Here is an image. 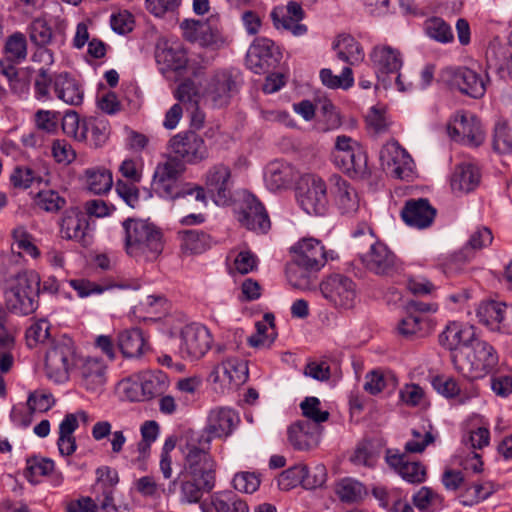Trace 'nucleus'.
I'll return each mask as SVG.
<instances>
[{"instance_id":"nucleus-1","label":"nucleus","mask_w":512,"mask_h":512,"mask_svg":"<svg viewBox=\"0 0 512 512\" xmlns=\"http://www.w3.org/2000/svg\"><path fill=\"white\" fill-rule=\"evenodd\" d=\"M124 229V247L126 253L140 262L156 260L164 248L162 231L153 223L142 219H126Z\"/></svg>"},{"instance_id":"nucleus-2","label":"nucleus","mask_w":512,"mask_h":512,"mask_svg":"<svg viewBox=\"0 0 512 512\" xmlns=\"http://www.w3.org/2000/svg\"><path fill=\"white\" fill-rule=\"evenodd\" d=\"M291 250L293 260L286 269L288 281L295 288L307 289L312 282V274L326 264L325 247L318 239L303 238Z\"/></svg>"},{"instance_id":"nucleus-3","label":"nucleus","mask_w":512,"mask_h":512,"mask_svg":"<svg viewBox=\"0 0 512 512\" xmlns=\"http://www.w3.org/2000/svg\"><path fill=\"white\" fill-rule=\"evenodd\" d=\"M355 246L360 250L364 266L377 275H391L396 269L394 253L382 242L377 241L372 229L360 225L353 233Z\"/></svg>"},{"instance_id":"nucleus-4","label":"nucleus","mask_w":512,"mask_h":512,"mask_svg":"<svg viewBox=\"0 0 512 512\" xmlns=\"http://www.w3.org/2000/svg\"><path fill=\"white\" fill-rule=\"evenodd\" d=\"M452 361L459 373L475 380L485 377L496 367L498 354L490 343L477 339L471 346H464L452 354Z\"/></svg>"},{"instance_id":"nucleus-5","label":"nucleus","mask_w":512,"mask_h":512,"mask_svg":"<svg viewBox=\"0 0 512 512\" xmlns=\"http://www.w3.org/2000/svg\"><path fill=\"white\" fill-rule=\"evenodd\" d=\"M185 170V165L176 157H168L157 164L153 175V186L161 195L169 198L192 197L206 204L204 189L200 186L186 184L179 187L178 179Z\"/></svg>"},{"instance_id":"nucleus-6","label":"nucleus","mask_w":512,"mask_h":512,"mask_svg":"<svg viewBox=\"0 0 512 512\" xmlns=\"http://www.w3.org/2000/svg\"><path fill=\"white\" fill-rule=\"evenodd\" d=\"M41 279L34 270L17 273L4 292L6 308L15 314L28 315L38 306Z\"/></svg>"},{"instance_id":"nucleus-7","label":"nucleus","mask_w":512,"mask_h":512,"mask_svg":"<svg viewBox=\"0 0 512 512\" xmlns=\"http://www.w3.org/2000/svg\"><path fill=\"white\" fill-rule=\"evenodd\" d=\"M210 437L206 434L187 432L185 443L181 446L183 454L184 476L205 477L216 480V464L210 453Z\"/></svg>"},{"instance_id":"nucleus-8","label":"nucleus","mask_w":512,"mask_h":512,"mask_svg":"<svg viewBox=\"0 0 512 512\" xmlns=\"http://www.w3.org/2000/svg\"><path fill=\"white\" fill-rule=\"evenodd\" d=\"M79 358L72 338L62 335L53 339L45 354L46 376L58 384L67 382Z\"/></svg>"},{"instance_id":"nucleus-9","label":"nucleus","mask_w":512,"mask_h":512,"mask_svg":"<svg viewBox=\"0 0 512 512\" xmlns=\"http://www.w3.org/2000/svg\"><path fill=\"white\" fill-rule=\"evenodd\" d=\"M183 36L190 42L214 50L227 47L232 39L223 32L218 16L212 15L206 21L186 19L181 23Z\"/></svg>"},{"instance_id":"nucleus-10","label":"nucleus","mask_w":512,"mask_h":512,"mask_svg":"<svg viewBox=\"0 0 512 512\" xmlns=\"http://www.w3.org/2000/svg\"><path fill=\"white\" fill-rule=\"evenodd\" d=\"M332 161L351 177H362L367 171V156L362 146L347 135H338L331 153Z\"/></svg>"},{"instance_id":"nucleus-11","label":"nucleus","mask_w":512,"mask_h":512,"mask_svg":"<svg viewBox=\"0 0 512 512\" xmlns=\"http://www.w3.org/2000/svg\"><path fill=\"white\" fill-rule=\"evenodd\" d=\"M320 291L324 299L337 310H351L358 299L356 283L348 276L333 274L320 284Z\"/></svg>"},{"instance_id":"nucleus-12","label":"nucleus","mask_w":512,"mask_h":512,"mask_svg":"<svg viewBox=\"0 0 512 512\" xmlns=\"http://www.w3.org/2000/svg\"><path fill=\"white\" fill-rule=\"evenodd\" d=\"M297 201L309 215H322L328 199L325 182L313 174L302 175L297 186Z\"/></svg>"},{"instance_id":"nucleus-13","label":"nucleus","mask_w":512,"mask_h":512,"mask_svg":"<svg viewBox=\"0 0 512 512\" xmlns=\"http://www.w3.org/2000/svg\"><path fill=\"white\" fill-rule=\"evenodd\" d=\"M237 90V74L230 70H219L206 80L202 96L213 107L221 108L229 104Z\"/></svg>"},{"instance_id":"nucleus-14","label":"nucleus","mask_w":512,"mask_h":512,"mask_svg":"<svg viewBox=\"0 0 512 512\" xmlns=\"http://www.w3.org/2000/svg\"><path fill=\"white\" fill-rule=\"evenodd\" d=\"M370 59L375 69L378 80L387 85V77L395 74V84L399 91H405L407 88L403 85L399 70L403 65L401 53L388 45H379L374 47L370 54Z\"/></svg>"},{"instance_id":"nucleus-15","label":"nucleus","mask_w":512,"mask_h":512,"mask_svg":"<svg viewBox=\"0 0 512 512\" xmlns=\"http://www.w3.org/2000/svg\"><path fill=\"white\" fill-rule=\"evenodd\" d=\"M442 80L451 88L473 98H481L486 91L484 77L467 67H447L442 71Z\"/></svg>"},{"instance_id":"nucleus-16","label":"nucleus","mask_w":512,"mask_h":512,"mask_svg":"<svg viewBox=\"0 0 512 512\" xmlns=\"http://www.w3.org/2000/svg\"><path fill=\"white\" fill-rule=\"evenodd\" d=\"M179 352L185 359L197 360L210 349L212 337L209 330L198 323L184 326L180 331Z\"/></svg>"},{"instance_id":"nucleus-17","label":"nucleus","mask_w":512,"mask_h":512,"mask_svg":"<svg viewBox=\"0 0 512 512\" xmlns=\"http://www.w3.org/2000/svg\"><path fill=\"white\" fill-rule=\"evenodd\" d=\"M168 148L183 163L197 164L208 157L204 140L192 131L174 135L169 140Z\"/></svg>"},{"instance_id":"nucleus-18","label":"nucleus","mask_w":512,"mask_h":512,"mask_svg":"<svg viewBox=\"0 0 512 512\" xmlns=\"http://www.w3.org/2000/svg\"><path fill=\"white\" fill-rule=\"evenodd\" d=\"M449 136L470 147H479L485 140L480 121L473 114L458 112L448 126Z\"/></svg>"},{"instance_id":"nucleus-19","label":"nucleus","mask_w":512,"mask_h":512,"mask_svg":"<svg viewBox=\"0 0 512 512\" xmlns=\"http://www.w3.org/2000/svg\"><path fill=\"white\" fill-rule=\"evenodd\" d=\"M379 159L383 169L395 178L408 180L413 173V160L398 142H387L380 150Z\"/></svg>"},{"instance_id":"nucleus-20","label":"nucleus","mask_w":512,"mask_h":512,"mask_svg":"<svg viewBox=\"0 0 512 512\" xmlns=\"http://www.w3.org/2000/svg\"><path fill=\"white\" fill-rule=\"evenodd\" d=\"M477 317L491 331L512 334V304L483 302L477 309Z\"/></svg>"},{"instance_id":"nucleus-21","label":"nucleus","mask_w":512,"mask_h":512,"mask_svg":"<svg viewBox=\"0 0 512 512\" xmlns=\"http://www.w3.org/2000/svg\"><path fill=\"white\" fill-rule=\"evenodd\" d=\"M80 385L88 392L101 393L107 381V365L98 357L79 358L76 365Z\"/></svg>"},{"instance_id":"nucleus-22","label":"nucleus","mask_w":512,"mask_h":512,"mask_svg":"<svg viewBox=\"0 0 512 512\" xmlns=\"http://www.w3.org/2000/svg\"><path fill=\"white\" fill-rule=\"evenodd\" d=\"M155 58L162 73L182 71L188 63L183 45L178 41L168 39H160L157 42Z\"/></svg>"},{"instance_id":"nucleus-23","label":"nucleus","mask_w":512,"mask_h":512,"mask_svg":"<svg viewBox=\"0 0 512 512\" xmlns=\"http://www.w3.org/2000/svg\"><path fill=\"white\" fill-rule=\"evenodd\" d=\"M206 189L218 206L229 203L232 197L231 171L223 164L211 167L206 174Z\"/></svg>"},{"instance_id":"nucleus-24","label":"nucleus","mask_w":512,"mask_h":512,"mask_svg":"<svg viewBox=\"0 0 512 512\" xmlns=\"http://www.w3.org/2000/svg\"><path fill=\"white\" fill-rule=\"evenodd\" d=\"M118 482L119 476L116 470L108 466L96 470V482L92 486V493L96 495L100 508L105 512L117 510L114 503V490Z\"/></svg>"},{"instance_id":"nucleus-25","label":"nucleus","mask_w":512,"mask_h":512,"mask_svg":"<svg viewBox=\"0 0 512 512\" xmlns=\"http://www.w3.org/2000/svg\"><path fill=\"white\" fill-rule=\"evenodd\" d=\"M239 422V415L233 409L215 408L210 411L205 428L195 434H206L210 437V441L213 438H226L231 435Z\"/></svg>"},{"instance_id":"nucleus-26","label":"nucleus","mask_w":512,"mask_h":512,"mask_svg":"<svg viewBox=\"0 0 512 512\" xmlns=\"http://www.w3.org/2000/svg\"><path fill=\"white\" fill-rule=\"evenodd\" d=\"M238 220L247 229L259 233H266L271 225L264 206L254 195H247L243 199Z\"/></svg>"},{"instance_id":"nucleus-27","label":"nucleus","mask_w":512,"mask_h":512,"mask_svg":"<svg viewBox=\"0 0 512 512\" xmlns=\"http://www.w3.org/2000/svg\"><path fill=\"white\" fill-rule=\"evenodd\" d=\"M303 17V9L294 1H290L286 7H276L271 12L274 26L278 30L290 31L294 36H303L307 32V26L300 23Z\"/></svg>"},{"instance_id":"nucleus-28","label":"nucleus","mask_w":512,"mask_h":512,"mask_svg":"<svg viewBox=\"0 0 512 512\" xmlns=\"http://www.w3.org/2000/svg\"><path fill=\"white\" fill-rule=\"evenodd\" d=\"M298 177L297 169L282 160L270 162L264 172L265 185L270 191L286 190L294 184Z\"/></svg>"},{"instance_id":"nucleus-29","label":"nucleus","mask_w":512,"mask_h":512,"mask_svg":"<svg viewBox=\"0 0 512 512\" xmlns=\"http://www.w3.org/2000/svg\"><path fill=\"white\" fill-rule=\"evenodd\" d=\"M386 463L395 470L405 481L419 484L426 479V468L420 462L408 461L405 453L388 449L385 455Z\"/></svg>"},{"instance_id":"nucleus-30","label":"nucleus","mask_w":512,"mask_h":512,"mask_svg":"<svg viewBox=\"0 0 512 512\" xmlns=\"http://www.w3.org/2000/svg\"><path fill=\"white\" fill-rule=\"evenodd\" d=\"M88 221L85 215L78 209L65 211L60 222V234L63 239L74 240L83 246L89 244Z\"/></svg>"},{"instance_id":"nucleus-31","label":"nucleus","mask_w":512,"mask_h":512,"mask_svg":"<svg viewBox=\"0 0 512 512\" xmlns=\"http://www.w3.org/2000/svg\"><path fill=\"white\" fill-rule=\"evenodd\" d=\"M180 501L186 504H196L204 493H209L215 486V479L179 474Z\"/></svg>"},{"instance_id":"nucleus-32","label":"nucleus","mask_w":512,"mask_h":512,"mask_svg":"<svg viewBox=\"0 0 512 512\" xmlns=\"http://www.w3.org/2000/svg\"><path fill=\"white\" fill-rule=\"evenodd\" d=\"M404 222L418 229L429 227L436 215V210L427 199L410 200L404 206L402 212Z\"/></svg>"},{"instance_id":"nucleus-33","label":"nucleus","mask_w":512,"mask_h":512,"mask_svg":"<svg viewBox=\"0 0 512 512\" xmlns=\"http://www.w3.org/2000/svg\"><path fill=\"white\" fill-rule=\"evenodd\" d=\"M478 338L472 327L458 322L449 323L439 335L440 344L454 353L459 352L464 346H471Z\"/></svg>"},{"instance_id":"nucleus-34","label":"nucleus","mask_w":512,"mask_h":512,"mask_svg":"<svg viewBox=\"0 0 512 512\" xmlns=\"http://www.w3.org/2000/svg\"><path fill=\"white\" fill-rule=\"evenodd\" d=\"M335 205L343 215H354L360 209V197L346 180L338 177L335 179L334 189Z\"/></svg>"},{"instance_id":"nucleus-35","label":"nucleus","mask_w":512,"mask_h":512,"mask_svg":"<svg viewBox=\"0 0 512 512\" xmlns=\"http://www.w3.org/2000/svg\"><path fill=\"white\" fill-rule=\"evenodd\" d=\"M78 416L83 419L87 418V414L84 411H79L77 414L69 413L65 415L59 425L57 445L62 456H70L76 451L77 444L73 433L79 426Z\"/></svg>"},{"instance_id":"nucleus-36","label":"nucleus","mask_w":512,"mask_h":512,"mask_svg":"<svg viewBox=\"0 0 512 512\" xmlns=\"http://www.w3.org/2000/svg\"><path fill=\"white\" fill-rule=\"evenodd\" d=\"M290 443L299 450L310 449L318 443L319 426L300 420L288 429Z\"/></svg>"},{"instance_id":"nucleus-37","label":"nucleus","mask_w":512,"mask_h":512,"mask_svg":"<svg viewBox=\"0 0 512 512\" xmlns=\"http://www.w3.org/2000/svg\"><path fill=\"white\" fill-rule=\"evenodd\" d=\"M480 180L481 173L475 164L461 163L452 175L451 187L454 191L468 193L480 184Z\"/></svg>"},{"instance_id":"nucleus-38","label":"nucleus","mask_w":512,"mask_h":512,"mask_svg":"<svg viewBox=\"0 0 512 512\" xmlns=\"http://www.w3.org/2000/svg\"><path fill=\"white\" fill-rule=\"evenodd\" d=\"M220 372L234 385L243 384L249 375L247 362L238 357H227L221 364L217 365L212 372L214 381L220 380Z\"/></svg>"},{"instance_id":"nucleus-39","label":"nucleus","mask_w":512,"mask_h":512,"mask_svg":"<svg viewBox=\"0 0 512 512\" xmlns=\"http://www.w3.org/2000/svg\"><path fill=\"white\" fill-rule=\"evenodd\" d=\"M53 88L57 97L68 105L77 106L83 101L80 85L67 73H60L54 77Z\"/></svg>"},{"instance_id":"nucleus-40","label":"nucleus","mask_w":512,"mask_h":512,"mask_svg":"<svg viewBox=\"0 0 512 512\" xmlns=\"http://www.w3.org/2000/svg\"><path fill=\"white\" fill-rule=\"evenodd\" d=\"M274 42L265 37L256 38L247 53V63L255 73H259L268 65L273 57Z\"/></svg>"},{"instance_id":"nucleus-41","label":"nucleus","mask_w":512,"mask_h":512,"mask_svg":"<svg viewBox=\"0 0 512 512\" xmlns=\"http://www.w3.org/2000/svg\"><path fill=\"white\" fill-rule=\"evenodd\" d=\"M118 347L126 358L140 357L147 349L143 332L138 328L127 329L118 335Z\"/></svg>"},{"instance_id":"nucleus-42","label":"nucleus","mask_w":512,"mask_h":512,"mask_svg":"<svg viewBox=\"0 0 512 512\" xmlns=\"http://www.w3.org/2000/svg\"><path fill=\"white\" fill-rule=\"evenodd\" d=\"M494 153L507 156L512 155V123L506 119L495 122L490 139Z\"/></svg>"},{"instance_id":"nucleus-43","label":"nucleus","mask_w":512,"mask_h":512,"mask_svg":"<svg viewBox=\"0 0 512 512\" xmlns=\"http://www.w3.org/2000/svg\"><path fill=\"white\" fill-rule=\"evenodd\" d=\"M338 59L349 65L360 63L364 59L361 45L350 35H342L333 45Z\"/></svg>"},{"instance_id":"nucleus-44","label":"nucleus","mask_w":512,"mask_h":512,"mask_svg":"<svg viewBox=\"0 0 512 512\" xmlns=\"http://www.w3.org/2000/svg\"><path fill=\"white\" fill-rule=\"evenodd\" d=\"M84 185L93 194H105L112 188V173L105 168H89L84 173Z\"/></svg>"},{"instance_id":"nucleus-45","label":"nucleus","mask_w":512,"mask_h":512,"mask_svg":"<svg viewBox=\"0 0 512 512\" xmlns=\"http://www.w3.org/2000/svg\"><path fill=\"white\" fill-rule=\"evenodd\" d=\"M139 380L144 401L161 395L168 387V378L161 371L143 372L139 374Z\"/></svg>"},{"instance_id":"nucleus-46","label":"nucleus","mask_w":512,"mask_h":512,"mask_svg":"<svg viewBox=\"0 0 512 512\" xmlns=\"http://www.w3.org/2000/svg\"><path fill=\"white\" fill-rule=\"evenodd\" d=\"M211 247V238L200 230H186L181 233V249L185 254H201Z\"/></svg>"},{"instance_id":"nucleus-47","label":"nucleus","mask_w":512,"mask_h":512,"mask_svg":"<svg viewBox=\"0 0 512 512\" xmlns=\"http://www.w3.org/2000/svg\"><path fill=\"white\" fill-rule=\"evenodd\" d=\"M335 494L342 502L355 503L361 501L367 491L361 482L352 478H343L336 483Z\"/></svg>"},{"instance_id":"nucleus-48","label":"nucleus","mask_w":512,"mask_h":512,"mask_svg":"<svg viewBox=\"0 0 512 512\" xmlns=\"http://www.w3.org/2000/svg\"><path fill=\"white\" fill-rule=\"evenodd\" d=\"M216 512H249L247 503L231 492H221L212 496Z\"/></svg>"},{"instance_id":"nucleus-49","label":"nucleus","mask_w":512,"mask_h":512,"mask_svg":"<svg viewBox=\"0 0 512 512\" xmlns=\"http://www.w3.org/2000/svg\"><path fill=\"white\" fill-rule=\"evenodd\" d=\"M427 328V319L422 315L416 314H409L403 317L397 325L398 333L406 338L423 336L426 334Z\"/></svg>"},{"instance_id":"nucleus-50","label":"nucleus","mask_w":512,"mask_h":512,"mask_svg":"<svg viewBox=\"0 0 512 512\" xmlns=\"http://www.w3.org/2000/svg\"><path fill=\"white\" fill-rule=\"evenodd\" d=\"M4 58L14 63H21L27 57V41L25 36L16 32L10 35L4 46Z\"/></svg>"},{"instance_id":"nucleus-51","label":"nucleus","mask_w":512,"mask_h":512,"mask_svg":"<svg viewBox=\"0 0 512 512\" xmlns=\"http://www.w3.org/2000/svg\"><path fill=\"white\" fill-rule=\"evenodd\" d=\"M33 204L48 213H57L66 205V200L54 190H41L33 196Z\"/></svg>"},{"instance_id":"nucleus-52","label":"nucleus","mask_w":512,"mask_h":512,"mask_svg":"<svg viewBox=\"0 0 512 512\" xmlns=\"http://www.w3.org/2000/svg\"><path fill=\"white\" fill-rule=\"evenodd\" d=\"M320 79L323 85L331 89H348L354 83L350 67H344L340 75H335L331 69L324 68L320 71Z\"/></svg>"},{"instance_id":"nucleus-53","label":"nucleus","mask_w":512,"mask_h":512,"mask_svg":"<svg viewBox=\"0 0 512 512\" xmlns=\"http://www.w3.org/2000/svg\"><path fill=\"white\" fill-rule=\"evenodd\" d=\"M22 264L20 252L7 251L0 253V282H10Z\"/></svg>"},{"instance_id":"nucleus-54","label":"nucleus","mask_w":512,"mask_h":512,"mask_svg":"<svg viewBox=\"0 0 512 512\" xmlns=\"http://www.w3.org/2000/svg\"><path fill=\"white\" fill-rule=\"evenodd\" d=\"M85 128H87L88 139L96 147L102 146L108 139L110 127L106 120L91 118L86 120Z\"/></svg>"},{"instance_id":"nucleus-55","label":"nucleus","mask_w":512,"mask_h":512,"mask_svg":"<svg viewBox=\"0 0 512 512\" xmlns=\"http://www.w3.org/2000/svg\"><path fill=\"white\" fill-rule=\"evenodd\" d=\"M86 120L81 121L75 111H68L62 121L64 132L79 141L88 139L87 128H85Z\"/></svg>"},{"instance_id":"nucleus-56","label":"nucleus","mask_w":512,"mask_h":512,"mask_svg":"<svg viewBox=\"0 0 512 512\" xmlns=\"http://www.w3.org/2000/svg\"><path fill=\"white\" fill-rule=\"evenodd\" d=\"M174 95L178 101L188 105V109L191 108L193 110L198 108V104L201 98H203L202 94L199 93L195 83L191 80L182 82L178 86Z\"/></svg>"},{"instance_id":"nucleus-57","label":"nucleus","mask_w":512,"mask_h":512,"mask_svg":"<svg viewBox=\"0 0 512 512\" xmlns=\"http://www.w3.org/2000/svg\"><path fill=\"white\" fill-rule=\"evenodd\" d=\"M320 405V400L316 397H306L300 404L303 416L317 426L329 418V412L321 410Z\"/></svg>"},{"instance_id":"nucleus-58","label":"nucleus","mask_w":512,"mask_h":512,"mask_svg":"<svg viewBox=\"0 0 512 512\" xmlns=\"http://www.w3.org/2000/svg\"><path fill=\"white\" fill-rule=\"evenodd\" d=\"M425 30L429 37L443 43L453 40L451 27L441 18H431L426 21Z\"/></svg>"},{"instance_id":"nucleus-59","label":"nucleus","mask_w":512,"mask_h":512,"mask_svg":"<svg viewBox=\"0 0 512 512\" xmlns=\"http://www.w3.org/2000/svg\"><path fill=\"white\" fill-rule=\"evenodd\" d=\"M412 439L407 441L404 450L407 453H422L426 447L435 441V435L429 430L420 431L413 429L411 431Z\"/></svg>"},{"instance_id":"nucleus-60","label":"nucleus","mask_w":512,"mask_h":512,"mask_svg":"<svg viewBox=\"0 0 512 512\" xmlns=\"http://www.w3.org/2000/svg\"><path fill=\"white\" fill-rule=\"evenodd\" d=\"M55 404L53 395L45 390H36L31 392L27 399V406L30 413L47 412Z\"/></svg>"},{"instance_id":"nucleus-61","label":"nucleus","mask_w":512,"mask_h":512,"mask_svg":"<svg viewBox=\"0 0 512 512\" xmlns=\"http://www.w3.org/2000/svg\"><path fill=\"white\" fill-rule=\"evenodd\" d=\"M304 465L297 464L283 471L277 478L280 489L288 491L298 485L303 486Z\"/></svg>"},{"instance_id":"nucleus-62","label":"nucleus","mask_w":512,"mask_h":512,"mask_svg":"<svg viewBox=\"0 0 512 512\" xmlns=\"http://www.w3.org/2000/svg\"><path fill=\"white\" fill-rule=\"evenodd\" d=\"M30 40L37 46L44 47L52 40V31L46 20L37 18L29 27Z\"/></svg>"},{"instance_id":"nucleus-63","label":"nucleus","mask_w":512,"mask_h":512,"mask_svg":"<svg viewBox=\"0 0 512 512\" xmlns=\"http://www.w3.org/2000/svg\"><path fill=\"white\" fill-rule=\"evenodd\" d=\"M441 496L429 487H421L413 496L414 505L422 511L434 509L441 503Z\"/></svg>"},{"instance_id":"nucleus-64","label":"nucleus","mask_w":512,"mask_h":512,"mask_svg":"<svg viewBox=\"0 0 512 512\" xmlns=\"http://www.w3.org/2000/svg\"><path fill=\"white\" fill-rule=\"evenodd\" d=\"M37 179L35 171L28 166H17L10 175V182L17 189H27Z\"/></svg>"}]
</instances>
